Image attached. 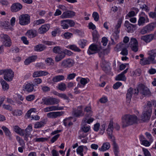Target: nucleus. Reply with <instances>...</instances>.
Segmentation results:
<instances>
[{"instance_id": "obj_48", "label": "nucleus", "mask_w": 156, "mask_h": 156, "mask_svg": "<svg viewBox=\"0 0 156 156\" xmlns=\"http://www.w3.org/2000/svg\"><path fill=\"white\" fill-rule=\"evenodd\" d=\"M69 48L75 51L80 52L81 51L80 49L75 45H71L69 46Z\"/></svg>"}, {"instance_id": "obj_33", "label": "nucleus", "mask_w": 156, "mask_h": 156, "mask_svg": "<svg viewBox=\"0 0 156 156\" xmlns=\"http://www.w3.org/2000/svg\"><path fill=\"white\" fill-rule=\"evenodd\" d=\"M119 32H120L119 31H114L111 37V39L113 44H115V43L114 41V38L115 41L117 40L119 38Z\"/></svg>"}, {"instance_id": "obj_61", "label": "nucleus", "mask_w": 156, "mask_h": 156, "mask_svg": "<svg viewBox=\"0 0 156 156\" xmlns=\"http://www.w3.org/2000/svg\"><path fill=\"white\" fill-rule=\"evenodd\" d=\"M122 85V83L119 82H118L115 83L113 86V88L115 89H117Z\"/></svg>"}, {"instance_id": "obj_44", "label": "nucleus", "mask_w": 156, "mask_h": 156, "mask_svg": "<svg viewBox=\"0 0 156 156\" xmlns=\"http://www.w3.org/2000/svg\"><path fill=\"white\" fill-rule=\"evenodd\" d=\"M122 21V20L121 18H120L119 19L115 27V31H119V32H120V28L121 26Z\"/></svg>"}, {"instance_id": "obj_30", "label": "nucleus", "mask_w": 156, "mask_h": 156, "mask_svg": "<svg viewBox=\"0 0 156 156\" xmlns=\"http://www.w3.org/2000/svg\"><path fill=\"white\" fill-rule=\"evenodd\" d=\"M72 114L75 117H80L83 116L84 114L82 110L77 109L73 111Z\"/></svg>"}, {"instance_id": "obj_18", "label": "nucleus", "mask_w": 156, "mask_h": 156, "mask_svg": "<svg viewBox=\"0 0 156 156\" xmlns=\"http://www.w3.org/2000/svg\"><path fill=\"white\" fill-rule=\"evenodd\" d=\"M64 108L63 107H59L58 105H53L44 108L43 110L45 112H47L53 111L62 110Z\"/></svg>"}, {"instance_id": "obj_10", "label": "nucleus", "mask_w": 156, "mask_h": 156, "mask_svg": "<svg viewBox=\"0 0 156 156\" xmlns=\"http://www.w3.org/2000/svg\"><path fill=\"white\" fill-rule=\"evenodd\" d=\"M152 112V111L150 109L147 110L146 109H144L141 116L142 120L144 122L149 121L150 119Z\"/></svg>"}, {"instance_id": "obj_58", "label": "nucleus", "mask_w": 156, "mask_h": 156, "mask_svg": "<svg viewBox=\"0 0 156 156\" xmlns=\"http://www.w3.org/2000/svg\"><path fill=\"white\" fill-rule=\"evenodd\" d=\"M92 16L95 21H98V20L99 16L97 12H93L92 14Z\"/></svg>"}, {"instance_id": "obj_8", "label": "nucleus", "mask_w": 156, "mask_h": 156, "mask_svg": "<svg viewBox=\"0 0 156 156\" xmlns=\"http://www.w3.org/2000/svg\"><path fill=\"white\" fill-rule=\"evenodd\" d=\"M4 78L7 81H12L14 77V73L10 69H6L4 71Z\"/></svg>"}, {"instance_id": "obj_54", "label": "nucleus", "mask_w": 156, "mask_h": 156, "mask_svg": "<svg viewBox=\"0 0 156 156\" xmlns=\"http://www.w3.org/2000/svg\"><path fill=\"white\" fill-rule=\"evenodd\" d=\"M16 139L21 146H24L25 143L24 141L22 138H20L19 136H16Z\"/></svg>"}, {"instance_id": "obj_20", "label": "nucleus", "mask_w": 156, "mask_h": 156, "mask_svg": "<svg viewBox=\"0 0 156 156\" xmlns=\"http://www.w3.org/2000/svg\"><path fill=\"white\" fill-rule=\"evenodd\" d=\"M34 85L29 83H25L23 85V90L28 93L33 91L34 90Z\"/></svg>"}, {"instance_id": "obj_31", "label": "nucleus", "mask_w": 156, "mask_h": 156, "mask_svg": "<svg viewBox=\"0 0 156 156\" xmlns=\"http://www.w3.org/2000/svg\"><path fill=\"white\" fill-rule=\"evenodd\" d=\"M1 128L4 131L5 135L10 140L12 139L11 133L9 129L6 126H3Z\"/></svg>"}, {"instance_id": "obj_5", "label": "nucleus", "mask_w": 156, "mask_h": 156, "mask_svg": "<svg viewBox=\"0 0 156 156\" xmlns=\"http://www.w3.org/2000/svg\"><path fill=\"white\" fill-rule=\"evenodd\" d=\"M19 23L22 25L28 24L30 22V16L27 14H22L19 17Z\"/></svg>"}, {"instance_id": "obj_35", "label": "nucleus", "mask_w": 156, "mask_h": 156, "mask_svg": "<svg viewBox=\"0 0 156 156\" xmlns=\"http://www.w3.org/2000/svg\"><path fill=\"white\" fill-rule=\"evenodd\" d=\"M113 129V121L111 120L107 129L108 134H112Z\"/></svg>"}, {"instance_id": "obj_50", "label": "nucleus", "mask_w": 156, "mask_h": 156, "mask_svg": "<svg viewBox=\"0 0 156 156\" xmlns=\"http://www.w3.org/2000/svg\"><path fill=\"white\" fill-rule=\"evenodd\" d=\"M87 41L85 40H81L79 41L78 43L82 48H83L86 45Z\"/></svg>"}, {"instance_id": "obj_15", "label": "nucleus", "mask_w": 156, "mask_h": 156, "mask_svg": "<svg viewBox=\"0 0 156 156\" xmlns=\"http://www.w3.org/2000/svg\"><path fill=\"white\" fill-rule=\"evenodd\" d=\"M124 26L126 27V30L128 33H133L136 29V25L130 23L127 20L125 21Z\"/></svg>"}, {"instance_id": "obj_60", "label": "nucleus", "mask_w": 156, "mask_h": 156, "mask_svg": "<svg viewBox=\"0 0 156 156\" xmlns=\"http://www.w3.org/2000/svg\"><path fill=\"white\" fill-rule=\"evenodd\" d=\"M35 96L34 95H29L26 97V99L28 101H31L34 100Z\"/></svg>"}, {"instance_id": "obj_23", "label": "nucleus", "mask_w": 156, "mask_h": 156, "mask_svg": "<svg viewBox=\"0 0 156 156\" xmlns=\"http://www.w3.org/2000/svg\"><path fill=\"white\" fill-rule=\"evenodd\" d=\"M47 120L44 119L40 122H36L34 124V127L36 129L41 128L43 126L46 124Z\"/></svg>"}, {"instance_id": "obj_46", "label": "nucleus", "mask_w": 156, "mask_h": 156, "mask_svg": "<svg viewBox=\"0 0 156 156\" xmlns=\"http://www.w3.org/2000/svg\"><path fill=\"white\" fill-rule=\"evenodd\" d=\"M83 146H79L76 149V152L77 153L80 155L81 156H83Z\"/></svg>"}, {"instance_id": "obj_57", "label": "nucleus", "mask_w": 156, "mask_h": 156, "mask_svg": "<svg viewBox=\"0 0 156 156\" xmlns=\"http://www.w3.org/2000/svg\"><path fill=\"white\" fill-rule=\"evenodd\" d=\"M33 82L34 86L37 85L41 83L42 80L40 78H35L34 79Z\"/></svg>"}, {"instance_id": "obj_45", "label": "nucleus", "mask_w": 156, "mask_h": 156, "mask_svg": "<svg viewBox=\"0 0 156 156\" xmlns=\"http://www.w3.org/2000/svg\"><path fill=\"white\" fill-rule=\"evenodd\" d=\"M115 80H117L126 81V78L124 75L121 73L116 76Z\"/></svg>"}, {"instance_id": "obj_16", "label": "nucleus", "mask_w": 156, "mask_h": 156, "mask_svg": "<svg viewBox=\"0 0 156 156\" xmlns=\"http://www.w3.org/2000/svg\"><path fill=\"white\" fill-rule=\"evenodd\" d=\"M139 89L141 90V94L145 96H149L151 95V93L149 89L144 85L140 84Z\"/></svg>"}, {"instance_id": "obj_24", "label": "nucleus", "mask_w": 156, "mask_h": 156, "mask_svg": "<svg viewBox=\"0 0 156 156\" xmlns=\"http://www.w3.org/2000/svg\"><path fill=\"white\" fill-rule=\"evenodd\" d=\"M14 131L17 134L23 136L24 135V130L22 129L17 126H14L13 127Z\"/></svg>"}, {"instance_id": "obj_56", "label": "nucleus", "mask_w": 156, "mask_h": 156, "mask_svg": "<svg viewBox=\"0 0 156 156\" xmlns=\"http://www.w3.org/2000/svg\"><path fill=\"white\" fill-rule=\"evenodd\" d=\"M32 130V125L31 124L29 125L25 129V132L28 134H30V132Z\"/></svg>"}, {"instance_id": "obj_62", "label": "nucleus", "mask_w": 156, "mask_h": 156, "mask_svg": "<svg viewBox=\"0 0 156 156\" xmlns=\"http://www.w3.org/2000/svg\"><path fill=\"white\" fill-rule=\"evenodd\" d=\"M53 60L51 58H48L45 60L46 63L48 64V65H51L52 63H53Z\"/></svg>"}, {"instance_id": "obj_3", "label": "nucleus", "mask_w": 156, "mask_h": 156, "mask_svg": "<svg viewBox=\"0 0 156 156\" xmlns=\"http://www.w3.org/2000/svg\"><path fill=\"white\" fill-rule=\"evenodd\" d=\"M149 56L145 60L143 58L140 59V63L142 65L149 64L151 63H155L156 61L155 58L156 57V49H153L148 51Z\"/></svg>"}, {"instance_id": "obj_63", "label": "nucleus", "mask_w": 156, "mask_h": 156, "mask_svg": "<svg viewBox=\"0 0 156 156\" xmlns=\"http://www.w3.org/2000/svg\"><path fill=\"white\" fill-rule=\"evenodd\" d=\"M99 101L102 103H105L108 101L107 97L106 96L103 97L100 99Z\"/></svg>"}, {"instance_id": "obj_40", "label": "nucleus", "mask_w": 156, "mask_h": 156, "mask_svg": "<svg viewBox=\"0 0 156 156\" xmlns=\"http://www.w3.org/2000/svg\"><path fill=\"white\" fill-rule=\"evenodd\" d=\"M84 111L86 112L85 116L86 117H89L92 115V112L90 107H87L84 109Z\"/></svg>"}, {"instance_id": "obj_42", "label": "nucleus", "mask_w": 156, "mask_h": 156, "mask_svg": "<svg viewBox=\"0 0 156 156\" xmlns=\"http://www.w3.org/2000/svg\"><path fill=\"white\" fill-rule=\"evenodd\" d=\"M3 89L4 90H7L9 88V85L6 82L3 80L1 81Z\"/></svg>"}, {"instance_id": "obj_28", "label": "nucleus", "mask_w": 156, "mask_h": 156, "mask_svg": "<svg viewBox=\"0 0 156 156\" xmlns=\"http://www.w3.org/2000/svg\"><path fill=\"white\" fill-rule=\"evenodd\" d=\"M133 93V89L132 87H130L127 90L126 94V100L129 103L131 99Z\"/></svg>"}, {"instance_id": "obj_39", "label": "nucleus", "mask_w": 156, "mask_h": 156, "mask_svg": "<svg viewBox=\"0 0 156 156\" xmlns=\"http://www.w3.org/2000/svg\"><path fill=\"white\" fill-rule=\"evenodd\" d=\"M59 54V55H56L55 57V61L57 62L61 61L65 57V54L64 52H62Z\"/></svg>"}, {"instance_id": "obj_49", "label": "nucleus", "mask_w": 156, "mask_h": 156, "mask_svg": "<svg viewBox=\"0 0 156 156\" xmlns=\"http://www.w3.org/2000/svg\"><path fill=\"white\" fill-rule=\"evenodd\" d=\"M82 132L84 133H87L88 132L90 129V126H86L84 125L83 126L81 129Z\"/></svg>"}, {"instance_id": "obj_4", "label": "nucleus", "mask_w": 156, "mask_h": 156, "mask_svg": "<svg viewBox=\"0 0 156 156\" xmlns=\"http://www.w3.org/2000/svg\"><path fill=\"white\" fill-rule=\"evenodd\" d=\"M42 100L43 102L41 103L47 105L57 104L60 101L58 99L52 97L48 98L44 97L42 98Z\"/></svg>"}, {"instance_id": "obj_34", "label": "nucleus", "mask_w": 156, "mask_h": 156, "mask_svg": "<svg viewBox=\"0 0 156 156\" xmlns=\"http://www.w3.org/2000/svg\"><path fill=\"white\" fill-rule=\"evenodd\" d=\"M110 145L108 142H105L103 144L101 148H99V150L101 151H105L109 149Z\"/></svg>"}, {"instance_id": "obj_51", "label": "nucleus", "mask_w": 156, "mask_h": 156, "mask_svg": "<svg viewBox=\"0 0 156 156\" xmlns=\"http://www.w3.org/2000/svg\"><path fill=\"white\" fill-rule=\"evenodd\" d=\"M45 21L44 19H39L37 20H35L33 23L34 25H37L44 23Z\"/></svg>"}, {"instance_id": "obj_36", "label": "nucleus", "mask_w": 156, "mask_h": 156, "mask_svg": "<svg viewBox=\"0 0 156 156\" xmlns=\"http://www.w3.org/2000/svg\"><path fill=\"white\" fill-rule=\"evenodd\" d=\"M64 76L62 75H58L54 77L52 79V81L54 82H57L59 81L64 80Z\"/></svg>"}, {"instance_id": "obj_17", "label": "nucleus", "mask_w": 156, "mask_h": 156, "mask_svg": "<svg viewBox=\"0 0 156 156\" xmlns=\"http://www.w3.org/2000/svg\"><path fill=\"white\" fill-rule=\"evenodd\" d=\"M75 15V12L72 11L68 10L63 12L60 16L61 18H72Z\"/></svg>"}, {"instance_id": "obj_1", "label": "nucleus", "mask_w": 156, "mask_h": 156, "mask_svg": "<svg viewBox=\"0 0 156 156\" xmlns=\"http://www.w3.org/2000/svg\"><path fill=\"white\" fill-rule=\"evenodd\" d=\"M97 52L98 53L100 58L108 54L107 53V50L103 49L100 44H91L89 48L87 51V53L89 55H91L94 54Z\"/></svg>"}, {"instance_id": "obj_38", "label": "nucleus", "mask_w": 156, "mask_h": 156, "mask_svg": "<svg viewBox=\"0 0 156 156\" xmlns=\"http://www.w3.org/2000/svg\"><path fill=\"white\" fill-rule=\"evenodd\" d=\"M46 48V47L43 44H38L35 46L34 47L35 51H41L44 50Z\"/></svg>"}, {"instance_id": "obj_27", "label": "nucleus", "mask_w": 156, "mask_h": 156, "mask_svg": "<svg viewBox=\"0 0 156 156\" xmlns=\"http://www.w3.org/2000/svg\"><path fill=\"white\" fill-rule=\"evenodd\" d=\"M37 58V55H34L29 57L26 59L24 63L26 65H27L30 63L34 62Z\"/></svg>"}, {"instance_id": "obj_29", "label": "nucleus", "mask_w": 156, "mask_h": 156, "mask_svg": "<svg viewBox=\"0 0 156 156\" xmlns=\"http://www.w3.org/2000/svg\"><path fill=\"white\" fill-rule=\"evenodd\" d=\"M73 119L72 117H70L66 118L64 119L63 122L64 126H67L69 127L70 126L73 125V123L72 122V120Z\"/></svg>"}, {"instance_id": "obj_2", "label": "nucleus", "mask_w": 156, "mask_h": 156, "mask_svg": "<svg viewBox=\"0 0 156 156\" xmlns=\"http://www.w3.org/2000/svg\"><path fill=\"white\" fill-rule=\"evenodd\" d=\"M137 122V118L136 115H126L122 118V126L123 127L136 123Z\"/></svg>"}, {"instance_id": "obj_19", "label": "nucleus", "mask_w": 156, "mask_h": 156, "mask_svg": "<svg viewBox=\"0 0 156 156\" xmlns=\"http://www.w3.org/2000/svg\"><path fill=\"white\" fill-rule=\"evenodd\" d=\"M22 8V5L20 3H15L11 6V10L12 12H16L20 10Z\"/></svg>"}, {"instance_id": "obj_26", "label": "nucleus", "mask_w": 156, "mask_h": 156, "mask_svg": "<svg viewBox=\"0 0 156 156\" xmlns=\"http://www.w3.org/2000/svg\"><path fill=\"white\" fill-rule=\"evenodd\" d=\"M48 74V72L43 71H37L34 72L33 75L34 77H37L41 76H45Z\"/></svg>"}, {"instance_id": "obj_11", "label": "nucleus", "mask_w": 156, "mask_h": 156, "mask_svg": "<svg viewBox=\"0 0 156 156\" xmlns=\"http://www.w3.org/2000/svg\"><path fill=\"white\" fill-rule=\"evenodd\" d=\"M130 47L133 51L136 52L138 50V43L135 38L131 37L129 43Z\"/></svg>"}, {"instance_id": "obj_59", "label": "nucleus", "mask_w": 156, "mask_h": 156, "mask_svg": "<svg viewBox=\"0 0 156 156\" xmlns=\"http://www.w3.org/2000/svg\"><path fill=\"white\" fill-rule=\"evenodd\" d=\"M149 16L152 18H156V7L154 9V12H149Z\"/></svg>"}, {"instance_id": "obj_37", "label": "nucleus", "mask_w": 156, "mask_h": 156, "mask_svg": "<svg viewBox=\"0 0 156 156\" xmlns=\"http://www.w3.org/2000/svg\"><path fill=\"white\" fill-rule=\"evenodd\" d=\"M113 152L115 156H118L119 152V147L115 141H113Z\"/></svg>"}, {"instance_id": "obj_13", "label": "nucleus", "mask_w": 156, "mask_h": 156, "mask_svg": "<svg viewBox=\"0 0 156 156\" xmlns=\"http://www.w3.org/2000/svg\"><path fill=\"white\" fill-rule=\"evenodd\" d=\"M156 38V31L154 34H151L147 35L142 36L141 37V40L147 43L149 42L154 39Z\"/></svg>"}, {"instance_id": "obj_41", "label": "nucleus", "mask_w": 156, "mask_h": 156, "mask_svg": "<svg viewBox=\"0 0 156 156\" xmlns=\"http://www.w3.org/2000/svg\"><path fill=\"white\" fill-rule=\"evenodd\" d=\"M57 88L61 91H64L66 88V86L64 83L62 82L58 84Z\"/></svg>"}, {"instance_id": "obj_6", "label": "nucleus", "mask_w": 156, "mask_h": 156, "mask_svg": "<svg viewBox=\"0 0 156 156\" xmlns=\"http://www.w3.org/2000/svg\"><path fill=\"white\" fill-rule=\"evenodd\" d=\"M155 27V24L154 23H149L144 26L141 30L140 33L141 34H144L149 33L154 30Z\"/></svg>"}, {"instance_id": "obj_47", "label": "nucleus", "mask_w": 156, "mask_h": 156, "mask_svg": "<svg viewBox=\"0 0 156 156\" xmlns=\"http://www.w3.org/2000/svg\"><path fill=\"white\" fill-rule=\"evenodd\" d=\"M61 26L63 29H68L69 27L68 23H67L66 20H62L61 21Z\"/></svg>"}, {"instance_id": "obj_32", "label": "nucleus", "mask_w": 156, "mask_h": 156, "mask_svg": "<svg viewBox=\"0 0 156 156\" xmlns=\"http://www.w3.org/2000/svg\"><path fill=\"white\" fill-rule=\"evenodd\" d=\"M125 45L123 44H120L119 45V48H122L121 49L122 51L120 54L124 56L127 55L128 54V51L126 48L124 47Z\"/></svg>"}, {"instance_id": "obj_12", "label": "nucleus", "mask_w": 156, "mask_h": 156, "mask_svg": "<svg viewBox=\"0 0 156 156\" xmlns=\"http://www.w3.org/2000/svg\"><path fill=\"white\" fill-rule=\"evenodd\" d=\"M101 58V66L103 70L105 73H107L111 69L109 63L105 61L104 59V56L100 57Z\"/></svg>"}, {"instance_id": "obj_53", "label": "nucleus", "mask_w": 156, "mask_h": 156, "mask_svg": "<svg viewBox=\"0 0 156 156\" xmlns=\"http://www.w3.org/2000/svg\"><path fill=\"white\" fill-rule=\"evenodd\" d=\"M89 81V79L88 78H82L80 80V83L81 84L85 85L88 83Z\"/></svg>"}, {"instance_id": "obj_55", "label": "nucleus", "mask_w": 156, "mask_h": 156, "mask_svg": "<svg viewBox=\"0 0 156 156\" xmlns=\"http://www.w3.org/2000/svg\"><path fill=\"white\" fill-rule=\"evenodd\" d=\"M94 119L92 118H90L88 119H85L82 120V124L87 123L88 124H90L92 122L94 121Z\"/></svg>"}, {"instance_id": "obj_21", "label": "nucleus", "mask_w": 156, "mask_h": 156, "mask_svg": "<svg viewBox=\"0 0 156 156\" xmlns=\"http://www.w3.org/2000/svg\"><path fill=\"white\" fill-rule=\"evenodd\" d=\"M64 113V112L62 111L50 112L47 114V116L49 118H55L62 115Z\"/></svg>"}, {"instance_id": "obj_64", "label": "nucleus", "mask_w": 156, "mask_h": 156, "mask_svg": "<svg viewBox=\"0 0 156 156\" xmlns=\"http://www.w3.org/2000/svg\"><path fill=\"white\" fill-rule=\"evenodd\" d=\"M143 151L145 156H151L150 152L147 149L143 148Z\"/></svg>"}, {"instance_id": "obj_52", "label": "nucleus", "mask_w": 156, "mask_h": 156, "mask_svg": "<svg viewBox=\"0 0 156 156\" xmlns=\"http://www.w3.org/2000/svg\"><path fill=\"white\" fill-rule=\"evenodd\" d=\"M34 140L35 142H44L47 141L48 140V138L44 137L37 138H34Z\"/></svg>"}, {"instance_id": "obj_7", "label": "nucleus", "mask_w": 156, "mask_h": 156, "mask_svg": "<svg viewBox=\"0 0 156 156\" xmlns=\"http://www.w3.org/2000/svg\"><path fill=\"white\" fill-rule=\"evenodd\" d=\"M74 63L73 61L70 58H67L63 60L60 63L61 67L68 68L72 66Z\"/></svg>"}, {"instance_id": "obj_14", "label": "nucleus", "mask_w": 156, "mask_h": 156, "mask_svg": "<svg viewBox=\"0 0 156 156\" xmlns=\"http://www.w3.org/2000/svg\"><path fill=\"white\" fill-rule=\"evenodd\" d=\"M144 16H139V18L138 21V25L139 26H143L146 23L149 22V19L147 16L144 14Z\"/></svg>"}, {"instance_id": "obj_43", "label": "nucleus", "mask_w": 156, "mask_h": 156, "mask_svg": "<svg viewBox=\"0 0 156 156\" xmlns=\"http://www.w3.org/2000/svg\"><path fill=\"white\" fill-rule=\"evenodd\" d=\"M52 51L53 53L58 54L63 52V51L62 50L61 47L59 46L54 47L53 48Z\"/></svg>"}, {"instance_id": "obj_22", "label": "nucleus", "mask_w": 156, "mask_h": 156, "mask_svg": "<svg viewBox=\"0 0 156 156\" xmlns=\"http://www.w3.org/2000/svg\"><path fill=\"white\" fill-rule=\"evenodd\" d=\"M50 27V24H48L42 25L38 29L39 33L41 34L45 33L49 30Z\"/></svg>"}, {"instance_id": "obj_9", "label": "nucleus", "mask_w": 156, "mask_h": 156, "mask_svg": "<svg viewBox=\"0 0 156 156\" xmlns=\"http://www.w3.org/2000/svg\"><path fill=\"white\" fill-rule=\"evenodd\" d=\"M0 37L3 44L5 46L10 47L11 46L12 42L10 37L7 35L2 34Z\"/></svg>"}, {"instance_id": "obj_25", "label": "nucleus", "mask_w": 156, "mask_h": 156, "mask_svg": "<svg viewBox=\"0 0 156 156\" xmlns=\"http://www.w3.org/2000/svg\"><path fill=\"white\" fill-rule=\"evenodd\" d=\"M37 31L33 30H28L26 33V36L30 38L35 37L37 35Z\"/></svg>"}]
</instances>
